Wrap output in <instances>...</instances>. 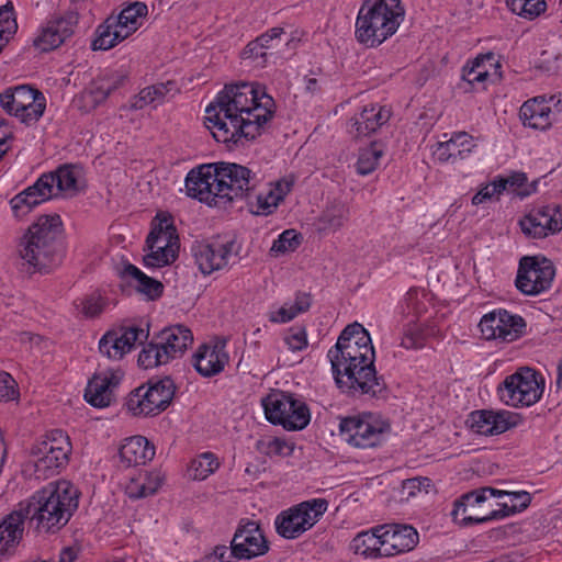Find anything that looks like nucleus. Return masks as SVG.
Masks as SVG:
<instances>
[{"mask_svg":"<svg viewBox=\"0 0 562 562\" xmlns=\"http://www.w3.org/2000/svg\"><path fill=\"white\" fill-rule=\"evenodd\" d=\"M276 113V102L257 82L225 85L205 109V125L228 147L245 145L261 134Z\"/></svg>","mask_w":562,"mask_h":562,"instance_id":"obj_1","label":"nucleus"},{"mask_svg":"<svg viewBox=\"0 0 562 562\" xmlns=\"http://www.w3.org/2000/svg\"><path fill=\"white\" fill-rule=\"evenodd\" d=\"M79 505L78 490L66 480L50 482L16 506L37 532L56 533L64 528Z\"/></svg>","mask_w":562,"mask_h":562,"instance_id":"obj_2","label":"nucleus"},{"mask_svg":"<svg viewBox=\"0 0 562 562\" xmlns=\"http://www.w3.org/2000/svg\"><path fill=\"white\" fill-rule=\"evenodd\" d=\"M64 225L58 214L41 215L18 244L20 258L30 273H48L65 256Z\"/></svg>","mask_w":562,"mask_h":562,"instance_id":"obj_3","label":"nucleus"},{"mask_svg":"<svg viewBox=\"0 0 562 562\" xmlns=\"http://www.w3.org/2000/svg\"><path fill=\"white\" fill-rule=\"evenodd\" d=\"M403 14L400 0H364L356 18V40L368 48L380 46L396 33Z\"/></svg>","mask_w":562,"mask_h":562,"instance_id":"obj_4","label":"nucleus"},{"mask_svg":"<svg viewBox=\"0 0 562 562\" xmlns=\"http://www.w3.org/2000/svg\"><path fill=\"white\" fill-rule=\"evenodd\" d=\"M193 341L192 331L184 325L164 328L138 355V364L150 369L181 357Z\"/></svg>","mask_w":562,"mask_h":562,"instance_id":"obj_5","label":"nucleus"},{"mask_svg":"<svg viewBox=\"0 0 562 562\" xmlns=\"http://www.w3.org/2000/svg\"><path fill=\"white\" fill-rule=\"evenodd\" d=\"M72 446L68 435L61 429H53L34 442L30 456L37 479H48L58 474L69 461Z\"/></svg>","mask_w":562,"mask_h":562,"instance_id":"obj_6","label":"nucleus"},{"mask_svg":"<svg viewBox=\"0 0 562 562\" xmlns=\"http://www.w3.org/2000/svg\"><path fill=\"white\" fill-rule=\"evenodd\" d=\"M146 3L135 1L125 5L117 15H110L95 31L92 49L108 50L134 34L146 18Z\"/></svg>","mask_w":562,"mask_h":562,"instance_id":"obj_7","label":"nucleus"},{"mask_svg":"<svg viewBox=\"0 0 562 562\" xmlns=\"http://www.w3.org/2000/svg\"><path fill=\"white\" fill-rule=\"evenodd\" d=\"M176 390L170 376L150 379L130 393L126 408L134 416H156L171 404Z\"/></svg>","mask_w":562,"mask_h":562,"instance_id":"obj_8","label":"nucleus"},{"mask_svg":"<svg viewBox=\"0 0 562 562\" xmlns=\"http://www.w3.org/2000/svg\"><path fill=\"white\" fill-rule=\"evenodd\" d=\"M339 436L349 446L358 449L380 446L390 431V424L373 415L363 413L339 418Z\"/></svg>","mask_w":562,"mask_h":562,"instance_id":"obj_9","label":"nucleus"},{"mask_svg":"<svg viewBox=\"0 0 562 562\" xmlns=\"http://www.w3.org/2000/svg\"><path fill=\"white\" fill-rule=\"evenodd\" d=\"M327 507L325 498H312L293 505L277 515L276 531L284 539H297L318 522Z\"/></svg>","mask_w":562,"mask_h":562,"instance_id":"obj_10","label":"nucleus"},{"mask_svg":"<svg viewBox=\"0 0 562 562\" xmlns=\"http://www.w3.org/2000/svg\"><path fill=\"white\" fill-rule=\"evenodd\" d=\"M337 386L352 397H379L386 390L384 379L378 376L374 362L360 364L348 362L339 368V374L333 372Z\"/></svg>","mask_w":562,"mask_h":562,"instance_id":"obj_11","label":"nucleus"},{"mask_svg":"<svg viewBox=\"0 0 562 562\" xmlns=\"http://www.w3.org/2000/svg\"><path fill=\"white\" fill-rule=\"evenodd\" d=\"M543 391L542 375L528 367L506 376L498 386L501 401L513 407H528L536 404L541 398Z\"/></svg>","mask_w":562,"mask_h":562,"instance_id":"obj_12","label":"nucleus"},{"mask_svg":"<svg viewBox=\"0 0 562 562\" xmlns=\"http://www.w3.org/2000/svg\"><path fill=\"white\" fill-rule=\"evenodd\" d=\"M217 175L216 195L225 206L235 199H243L254 191L258 183L255 172L243 165L235 162H215Z\"/></svg>","mask_w":562,"mask_h":562,"instance_id":"obj_13","label":"nucleus"},{"mask_svg":"<svg viewBox=\"0 0 562 562\" xmlns=\"http://www.w3.org/2000/svg\"><path fill=\"white\" fill-rule=\"evenodd\" d=\"M554 276L555 270L550 260L522 257L519 261L515 285L524 295L536 296L550 289Z\"/></svg>","mask_w":562,"mask_h":562,"instance_id":"obj_14","label":"nucleus"},{"mask_svg":"<svg viewBox=\"0 0 562 562\" xmlns=\"http://www.w3.org/2000/svg\"><path fill=\"white\" fill-rule=\"evenodd\" d=\"M294 405V395L285 392H274L262 400L265 415L268 422L280 425L285 430L294 431L304 429L311 420L307 406H299L295 415H285V411Z\"/></svg>","mask_w":562,"mask_h":562,"instance_id":"obj_15","label":"nucleus"},{"mask_svg":"<svg viewBox=\"0 0 562 562\" xmlns=\"http://www.w3.org/2000/svg\"><path fill=\"white\" fill-rule=\"evenodd\" d=\"M482 337L486 340L513 342L526 335L527 323L522 316L504 308L484 314L479 323Z\"/></svg>","mask_w":562,"mask_h":562,"instance_id":"obj_16","label":"nucleus"},{"mask_svg":"<svg viewBox=\"0 0 562 562\" xmlns=\"http://www.w3.org/2000/svg\"><path fill=\"white\" fill-rule=\"evenodd\" d=\"M41 179L47 182V193L50 199L59 195L72 198L86 188V177L82 166L65 164L56 170L43 173Z\"/></svg>","mask_w":562,"mask_h":562,"instance_id":"obj_17","label":"nucleus"},{"mask_svg":"<svg viewBox=\"0 0 562 562\" xmlns=\"http://www.w3.org/2000/svg\"><path fill=\"white\" fill-rule=\"evenodd\" d=\"M124 378L121 368L95 372L85 390V400L97 408L110 406L116 397V390Z\"/></svg>","mask_w":562,"mask_h":562,"instance_id":"obj_18","label":"nucleus"},{"mask_svg":"<svg viewBox=\"0 0 562 562\" xmlns=\"http://www.w3.org/2000/svg\"><path fill=\"white\" fill-rule=\"evenodd\" d=\"M240 560H251L268 553L270 543L261 524L251 519H241L232 539Z\"/></svg>","mask_w":562,"mask_h":562,"instance_id":"obj_19","label":"nucleus"},{"mask_svg":"<svg viewBox=\"0 0 562 562\" xmlns=\"http://www.w3.org/2000/svg\"><path fill=\"white\" fill-rule=\"evenodd\" d=\"M235 241L212 243L195 241L191 246V255L201 273L209 276L225 268L234 251Z\"/></svg>","mask_w":562,"mask_h":562,"instance_id":"obj_20","label":"nucleus"},{"mask_svg":"<svg viewBox=\"0 0 562 562\" xmlns=\"http://www.w3.org/2000/svg\"><path fill=\"white\" fill-rule=\"evenodd\" d=\"M215 162L201 165L188 172L186 177V191L190 198L205 202L210 206H221L216 195L217 175Z\"/></svg>","mask_w":562,"mask_h":562,"instance_id":"obj_21","label":"nucleus"},{"mask_svg":"<svg viewBox=\"0 0 562 562\" xmlns=\"http://www.w3.org/2000/svg\"><path fill=\"white\" fill-rule=\"evenodd\" d=\"M148 331L140 327H122L119 330L106 331L99 341L100 352L111 360H121L128 353L137 341L147 339Z\"/></svg>","mask_w":562,"mask_h":562,"instance_id":"obj_22","label":"nucleus"},{"mask_svg":"<svg viewBox=\"0 0 562 562\" xmlns=\"http://www.w3.org/2000/svg\"><path fill=\"white\" fill-rule=\"evenodd\" d=\"M471 428L484 436L499 435L522 423V417L509 411H474L470 415Z\"/></svg>","mask_w":562,"mask_h":562,"instance_id":"obj_23","label":"nucleus"},{"mask_svg":"<svg viewBox=\"0 0 562 562\" xmlns=\"http://www.w3.org/2000/svg\"><path fill=\"white\" fill-rule=\"evenodd\" d=\"M229 361L226 340L216 338L210 344L201 345L193 353L191 362L199 374L211 378L220 374Z\"/></svg>","mask_w":562,"mask_h":562,"instance_id":"obj_24","label":"nucleus"},{"mask_svg":"<svg viewBox=\"0 0 562 562\" xmlns=\"http://www.w3.org/2000/svg\"><path fill=\"white\" fill-rule=\"evenodd\" d=\"M382 531L385 557H393L412 551L419 541L417 530L411 525L385 524L376 526Z\"/></svg>","mask_w":562,"mask_h":562,"instance_id":"obj_25","label":"nucleus"},{"mask_svg":"<svg viewBox=\"0 0 562 562\" xmlns=\"http://www.w3.org/2000/svg\"><path fill=\"white\" fill-rule=\"evenodd\" d=\"M25 521L18 506L0 520V561L16 553L23 539Z\"/></svg>","mask_w":562,"mask_h":562,"instance_id":"obj_26","label":"nucleus"},{"mask_svg":"<svg viewBox=\"0 0 562 562\" xmlns=\"http://www.w3.org/2000/svg\"><path fill=\"white\" fill-rule=\"evenodd\" d=\"M327 357L331 364V371L339 374V368L348 366V362L358 364L370 361L374 362L375 351L374 348L368 347H364V350H362L359 346L350 344V340L341 341V335H339L336 345L328 350Z\"/></svg>","mask_w":562,"mask_h":562,"instance_id":"obj_27","label":"nucleus"},{"mask_svg":"<svg viewBox=\"0 0 562 562\" xmlns=\"http://www.w3.org/2000/svg\"><path fill=\"white\" fill-rule=\"evenodd\" d=\"M473 137L467 132L453 133L451 138L439 142L434 149L435 158L440 162H457L468 158L475 148Z\"/></svg>","mask_w":562,"mask_h":562,"instance_id":"obj_28","label":"nucleus"},{"mask_svg":"<svg viewBox=\"0 0 562 562\" xmlns=\"http://www.w3.org/2000/svg\"><path fill=\"white\" fill-rule=\"evenodd\" d=\"M499 64L495 58V54L488 52L486 54H481L476 56L474 59L468 61L462 68V80L463 83L460 85V88L463 89L464 92H469L475 89L476 85H484V82L490 77L491 68H499Z\"/></svg>","mask_w":562,"mask_h":562,"instance_id":"obj_29","label":"nucleus"},{"mask_svg":"<svg viewBox=\"0 0 562 562\" xmlns=\"http://www.w3.org/2000/svg\"><path fill=\"white\" fill-rule=\"evenodd\" d=\"M391 117V110L379 104L363 106L350 121L353 130L350 131L357 137L369 136L376 132Z\"/></svg>","mask_w":562,"mask_h":562,"instance_id":"obj_30","label":"nucleus"},{"mask_svg":"<svg viewBox=\"0 0 562 562\" xmlns=\"http://www.w3.org/2000/svg\"><path fill=\"white\" fill-rule=\"evenodd\" d=\"M46 183L47 182L43 181L40 177L34 184L27 187L10 200V205L15 217H23L38 204L50 200V194L46 191Z\"/></svg>","mask_w":562,"mask_h":562,"instance_id":"obj_31","label":"nucleus"},{"mask_svg":"<svg viewBox=\"0 0 562 562\" xmlns=\"http://www.w3.org/2000/svg\"><path fill=\"white\" fill-rule=\"evenodd\" d=\"M551 109L543 97H536L522 103L519 119L524 126L544 131L552 124Z\"/></svg>","mask_w":562,"mask_h":562,"instance_id":"obj_32","label":"nucleus"},{"mask_svg":"<svg viewBox=\"0 0 562 562\" xmlns=\"http://www.w3.org/2000/svg\"><path fill=\"white\" fill-rule=\"evenodd\" d=\"M154 456V446L143 436H133L125 439L120 448V459L126 467L145 464Z\"/></svg>","mask_w":562,"mask_h":562,"instance_id":"obj_33","label":"nucleus"},{"mask_svg":"<svg viewBox=\"0 0 562 562\" xmlns=\"http://www.w3.org/2000/svg\"><path fill=\"white\" fill-rule=\"evenodd\" d=\"M179 92L177 85L172 80L158 82L143 88L137 94L132 97L128 102V109L132 111L143 110L147 105L160 104L165 101L167 94Z\"/></svg>","mask_w":562,"mask_h":562,"instance_id":"obj_34","label":"nucleus"},{"mask_svg":"<svg viewBox=\"0 0 562 562\" xmlns=\"http://www.w3.org/2000/svg\"><path fill=\"white\" fill-rule=\"evenodd\" d=\"M376 526L361 531L350 542V549L364 559H379L385 557L384 537L382 531H375Z\"/></svg>","mask_w":562,"mask_h":562,"instance_id":"obj_35","label":"nucleus"},{"mask_svg":"<svg viewBox=\"0 0 562 562\" xmlns=\"http://www.w3.org/2000/svg\"><path fill=\"white\" fill-rule=\"evenodd\" d=\"M179 248V236L172 217L168 214H157L151 223V229L146 238V246L164 245Z\"/></svg>","mask_w":562,"mask_h":562,"instance_id":"obj_36","label":"nucleus"},{"mask_svg":"<svg viewBox=\"0 0 562 562\" xmlns=\"http://www.w3.org/2000/svg\"><path fill=\"white\" fill-rule=\"evenodd\" d=\"M122 276L124 278H131L136 282L135 286L138 292L145 294L149 300H156L161 296L164 285L160 281L148 277L140 269L132 263H127Z\"/></svg>","mask_w":562,"mask_h":562,"instance_id":"obj_37","label":"nucleus"},{"mask_svg":"<svg viewBox=\"0 0 562 562\" xmlns=\"http://www.w3.org/2000/svg\"><path fill=\"white\" fill-rule=\"evenodd\" d=\"M495 178L502 193L510 191L520 198H526L537 191L538 180L529 183L527 175L522 171H510L507 176H497Z\"/></svg>","mask_w":562,"mask_h":562,"instance_id":"obj_38","label":"nucleus"},{"mask_svg":"<svg viewBox=\"0 0 562 562\" xmlns=\"http://www.w3.org/2000/svg\"><path fill=\"white\" fill-rule=\"evenodd\" d=\"M162 476L159 472H145L131 480L126 486V494L132 499L145 498L155 494L161 486Z\"/></svg>","mask_w":562,"mask_h":562,"instance_id":"obj_39","label":"nucleus"},{"mask_svg":"<svg viewBox=\"0 0 562 562\" xmlns=\"http://www.w3.org/2000/svg\"><path fill=\"white\" fill-rule=\"evenodd\" d=\"M38 92V89H35L29 85H20L7 88L3 92L0 93V105L10 115L23 104L25 105V102H29V99Z\"/></svg>","mask_w":562,"mask_h":562,"instance_id":"obj_40","label":"nucleus"},{"mask_svg":"<svg viewBox=\"0 0 562 562\" xmlns=\"http://www.w3.org/2000/svg\"><path fill=\"white\" fill-rule=\"evenodd\" d=\"M46 109V99L44 94L40 91L35 93L34 97L29 99V102H25L19 109L11 113L10 115L16 117L21 123L26 126L35 125L40 119L43 116Z\"/></svg>","mask_w":562,"mask_h":562,"instance_id":"obj_41","label":"nucleus"},{"mask_svg":"<svg viewBox=\"0 0 562 562\" xmlns=\"http://www.w3.org/2000/svg\"><path fill=\"white\" fill-rule=\"evenodd\" d=\"M147 251L143 258L147 268H162L171 265L178 258L179 248L170 247L167 244L146 246Z\"/></svg>","mask_w":562,"mask_h":562,"instance_id":"obj_42","label":"nucleus"},{"mask_svg":"<svg viewBox=\"0 0 562 562\" xmlns=\"http://www.w3.org/2000/svg\"><path fill=\"white\" fill-rule=\"evenodd\" d=\"M529 213L537 217L550 235L562 229V211L559 205H543L532 209Z\"/></svg>","mask_w":562,"mask_h":562,"instance_id":"obj_43","label":"nucleus"},{"mask_svg":"<svg viewBox=\"0 0 562 562\" xmlns=\"http://www.w3.org/2000/svg\"><path fill=\"white\" fill-rule=\"evenodd\" d=\"M220 467L218 459L212 452H204L190 462L188 472L193 480L203 481Z\"/></svg>","mask_w":562,"mask_h":562,"instance_id":"obj_44","label":"nucleus"},{"mask_svg":"<svg viewBox=\"0 0 562 562\" xmlns=\"http://www.w3.org/2000/svg\"><path fill=\"white\" fill-rule=\"evenodd\" d=\"M508 9L527 20H535L547 9L544 0H506Z\"/></svg>","mask_w":562,"mask_h":562,"instance_id":"obj_45","label":"nucleus"},{"mask_svg":"<svg viewBox=\"0 0 562 562\" xmlns=\"http://www.w3.org/2000/svg\"><path fill=\"white\" fill-rule=\"evenodd\" d=\"M383 156V150L375 144L362 148L356 164L357 172L367 176L373 172L379 166V160Z\"/></svg>","mask_w":562,"mask_h":562,"instance_id":"obj_46","label":"nucleus"},{"mask_svg":"<svg viewBox=\"0 0 562 562\" xmlns=\"http://www.w3.org/2000/svg\"><path fill=\"white\" fill-rule=\"evenodd\" d=\"M302 241V235L295 229H285L276 240H273L270 248V255L278 257L288 252L294 251Z\"/></svg>","mask_w":562,"mask_h":562,"instance_id":"obj_47","label":"nucleus"},{"mask_svg":"<svg viewBox=\"0 0 562 562\" xmlns=\"http://www.w3.org/2000/svg\"><path fill=\"white\" fill-rule=\"evenodd\" d=\"M106 300L100 293H91L75 301L77 311L86 318L98 317L105 308Z\"/></svg>","mask_w":562,"mask_h":562,"instance_id":"obj_48","label":"nucleus"},{"mask_svg":"<svg viewBox=\"0 0 562 562\" xmlns=\"http://www.w3.org/2000/svg\"><path fill=\"white\" fill-rule=\"evenodd\" d=\"M16 30L18 24L14 18L13 5L10 2L0 5V53L15 34Z\"/></svg>","mask_w":562,"mask_h":562,"instance_id":"obj_49","label":"nucleus"},{"mask_svg":"<svg viewBox=\"0 0 562 562\" xmlns=\"http://www.w3.org/2000/svg\"><path fill=\"white\" fill-rule=\"evenodd\" d=\"M128 80L127 74L124 70H116L105 74L98 81L95 93L101 99H106L112 92L123 87Z\"/></svg>","mask_w":562,"mask_h":562,"instance_id":"obj_50","label":"nucleus"},{"mask_svg":"<svg viewBox=\"0 0 562 562\" xmlns=\"http://www.w3.org/2000/svg\"><path fill=\"white\" fill-rule=\"evenodd\" d=\"M341 341L350 340V344L359 346L364 350V347L373 348L372 340L368 330L359 323H353L345 327L340 333Z\"/></svg>","mask_w":562,"mask_h":562,"instance_id":"obj_51","label":"nucleus"},{"mask_svg":"<svg viewBox=\"0 0 562 562\" xmlns=\"http://www.w3.org/2000/svg\"><path fill=\"white\" fill-rule=\"evenodd\" d=\"M349 217V209L341 203H335L328 206L322 216V221L328 228L334 231L344 226Z\"/></svg>","mask_w":562,"mask_h":562,"instance_id":"obj_52","label":"nucleus"},{"mask_svg":"<svg viewBox=\"0 0 562 562\" xmlns=\"http://www.w3.org/2000/svg\"><path fill=\"white\" fill-rule=\"evenodd\" d=\"M425 331L417 323H408L403 330L401 346L405 349H420L425 345Z\"/></svg>","mask_w":562,"mask_h":562,"instance_id":"obj_53","label":"nucleus"},{"mask_svg":"<svg viewBox=\"0 0 562 562\" xmlns=\"http://www.w3.org/2000/svg\"><path fill=\"white\" fill-rule=\"evenodd\" d=\"M451 516L454 522L463 527L486 522V518L471 513L469 506L465 505V503H463L460 498L454 501Z\"/></svg>","mask_w":562,"mask_h":562,"instance_id":"obj_54","label":"nucleus"},{"mask_svg":"<svg viewBox=\"0 0 562 562\" xmlns=\"http://www.w3.org/2000/svg\"><path fill=\"white\" fill-rule=\"evenodd\" d=\"M65 41L57 33L50 21L43 27L38 37L34 41V45L43 52H48L57 48Z\"/></svg>","mask_w":562,"mask_h":562,"instance_id":"obj_55","label":"nucleus"},{"mask_svg":"<svg viewBox=\"0 0 562 562\" xmlns=\"http://www.w3.org/2000/svg\"><path fill=\"white\" fill-rule=\"evenodd\" d=\"M404 304L408 314L420 316L427 311V294L424 290L409 289L405 295Z\"/></svg>","mask_w":562,"mask_h":562,"instance_id":"obj_56","label":"nucleus"},{"mask_svg":"<svg viewBox=\"0 0 562 562\" xmlns=\"http://www.w3.org/2000/svg\"><path fill=\"white\" fill-rule=\"evenodd\" d=\"M519 227L522 234L529 239H542L550 235L543 225L537 221V217L530 213L526 214L519 221Z\"/></svg>","mask_w":562,"mask_h":562,"instance_id":"obj_57","label":"nucleus"},{"mask_svg":"<svg viewBox=\"0 0 562 562\" xmlns=\"http://www.w3.org/2000/svg\"><path fill=\"white\" fill-rule=\"evenodd\" d=\"M402 487L408 497H413L422 492L427 494L432 487V482L429 477L416 476L403 481Z\"/></svg>","mask_w":562,"mask_h":562,"instance_id":"obj_58","label":"nucleus"},{"mask_svg":"<svg viewBox=\"0 0 562 562\" xmlns=\"http://www.w3.org/2000/svg\"><path fill=\"white\" fill-rule=\"evenodd\" d=\"M280 202L269 191L267 193H260L256 198V204L254 213L258 215H269L273 213Z\"/></svg>","mask_w":562,"mask_h":562,"instance_id":"obj_59","label":"nucleus"},{"mask_svg":"<svg viewBox=\"0 0 562 562\" xmlns=\"http://www.w3.org/2000/svg\"><path fill=\"white\" fill-rule=\"evenodd\" d=\"M285 344L292 351H301L307 347V336L304 327H293L284 338Z\"/></svg>","mask_w":562,"mask_h":562,"instance_id":"obj_60","label":"nucleus"},{"mask_svg":"<svg viewBox=\"0 0 562 562\" xmlns=\"http://www.w3.org/2000/svg\"><path fill=\"white\" fill-rule=\"evenodd\" d=\"M207 560L210 562H235L240 560L238 552H236L235 544H232L229 547L220 544L216 546L213 549V552L207 555Z\"/></svg>","mask_w":562,"mask_h":562,"instance_id":"obj_61","label":"nucleus"},{"mask_svg":"<svg viewBox=\"0 0 562 562\" xmlns=\"http://www.w3.org/2000/svg\"><path fill=\"white\" fill-rule=\"evenodd\" d=\"M294 447L291 442L282 438H273L266 443L265 453L269 457L282 456L289 457L293 453Z\"/></svg>","mask_w":562,"mask_h":562,"instance_id":"obj_62","label":"nucleus"},{"mask_svg":"<svg viewBox=\"0 0 562 562\" xmlns=\"http://www.w3.org/2000/svg\"><path fill=\"white\" fill-rule=\"evenodd\" d=\"M57 33L63 37L64 41L72 35L74 27L77 24V16L75 14H68L66 16L54 18L49 20Z\"/></svg>","mask_w":562,"mask_h":562,"instance_id":"obj_63","label":"nucleus"},{"mask_svg":"<svg viewBox=\"0 0 562 562\" xmlns=\"http://www.w3.org/2000/svg\"><path fill=\"white\" fill-rule=\"evenodd\" d=\"M255 40L249 42L241 53L243 59H250L256 67H265L268 61V52L260 45L252 47Z\"/></svg>","mask_w":562,"mask_h":562,"instance_id":"obj_64","label":"nucleus"}]
</instances>
